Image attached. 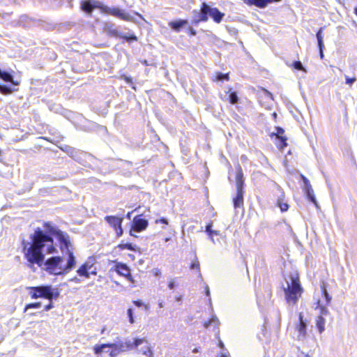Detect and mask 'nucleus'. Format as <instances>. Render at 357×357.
Instances as JSON below:
<instances>
[{
  "mask_svg": "<svg viewBox=\"0 0 357 357\" xmlns=\"http://www.w3.org/2000/svg\"><path fill=\"white\" fill-rule=\"evenodd\" d=\"M45 230L38 227L33 234L31 236V243H25L24 241V252L29 266L32 268L34 264L40 266L44 260V252L54 254L57 252L54 245L53 236L59 242L60 249H64L67 245H70L69 236L56 229L50 222H45Z\"/></svg>",
  "mask_w": 357,
  "mask_h": 357,
  "instance_id": "f257e3e1",
  "label": "nucleus"
},
{
  "mask_svg": "<svg viewBox=\"0 0 357 357\" xmlns=\"http://www.w3.org/2000/svg\"><path fill=\"white\" fill-rule=\"evenodd\" d=\"M72 245H67L64 249H61L62 253L67 256L66 264L63 265V258L60 256H54L48 258L46 261L43 260V264L45 266V270L51 275H63L68 273L71 270L75 268L76 258L71 250Z\"/></svg>",
  "mask_w": 357,
  "mask_h": 357,
  "instance_id": "f03ea898",
  "label": "nucleus"
},
{
  "mask_svg": "<svg viewBox=\"0 0 357 357\" xmlns=\"http://www.w3.org/2000/svg\"><path fill=\"white\" fill-rule=\"evenodd\" d=\"M286 286L282 285L285 299L289 304H296L301 297L303 288L299 280L298 273L296 271L290 273L289 278H285Z\"/></svg>",
  "mask_w": 357,
  "mask_h": 357,
  "instance_id": "7ed1b4c3",
  "label": "nucleus"
},
{
  "mask_svg": "<svg viewBox=\"0 0 357 357\" xmlns=\"http://www.w3.org/2000/svg\"><path fill=\"white\" fill-rule=\"evenodd\" d=\"M29 294L33 299L44 298L48 300L56 299L59 296L57 288H53L51 285H41L29 287Z\"/></svg>",
  "mask_w": 357,
  "mask_h": 357,
  "instance_id": "20e7f679",
  "label": "nucleus"
},
{
  "mask_svg": "<svg viewBox=\"0 0 357 357\" xmlns=\"http://www.w3.org/2000/svg\"><path fill=\"white\" fill-rule=\"evenodd\" d=\"M102 29L109 36L121 38L130 43L137 41L138 40L137 37L134 33L119 31L115 24L110 22H104Z\"/></svg>",
  "mask_w": 357,
  "mask_h": 357,
  "instance_id": "39448f33",
  "label": "nucleus"
},
{
  "mask_svg": "<svg viewBox=\"0 0 357 357\" xmlns=\"http://www.w3.org/2000/svg\"><path fill=\"white\" fill-rule=\"evenodd\" d=\"M236 195L233 199L234 207L235 209L243 206L244 195V179L243 174L241 167H238L236 176Z\"/></svg>",
  "mask_w": 357,
  "mask_h": 357,
  "instance_id": "423d86ee",
  "label": "nucleus"
},
{
  "mask_svg": "<svg viewBox=\"0 0 357 357\" xmlns=\"http://www.w3.org/2000/svg\"><path fill=\"white\" fill-rule=\"evenodd\" d=\"M101 12L115 16L123 20L130 21L132 20V17L128 13L118 7H109L102 4Z\"/></svg>",
  "mask_w": 357,
  "mask_h": 357,
  "instance_id": "0eeeda50",
  "label": "nucleus"
},
{
  "mask_svg": "<svg viewBox=\"0 0 357 357\" xmlns=\"http://www.w3.org/2000/svg\"><path fill=\"white\" fill-rule=\"evenodd\" d=\"M149 225L148 220L143 218V215H138L135 216L132 222L130 234L135 236L133 232H141L145 230Z\"/></svg>",
  "mask_w": 357,
  "mask_h": 357,
  "instance_id": "6e6552de",
  "label": "nucleus"
},
{
  "mask_svg": "<svg viewBox=\"0 0 357 357\" xmlns=\"http://www.w3.org/2000/svg\"><path fill=\"white\" fill-rule=\"evenodd\" d=\"M108 347H115L120 352L128 351V347L122 341H117L114 343L96 344L93 347V351L96 355H100Z\"/></svg>",
  "mask_w": 357,
  "mask_h": 357,
  "instance_id": "1a4fd4ad",
  "label": "nucleus"
},
{
  "mask_svg": "<svg viewBox=\"0 0 357 357\" xmlns=\"http://www.w3.org/2000/svg\"><path fill=\"white\" fill-rule=\"evenodd\" d=\"M206 3L203 2L201 5V8L198 11L197 10H194L192 11V23L195 26H197L201 22H206L208 21V15H207V10H206Z\"/></svg>",
  "mask_w": 357,
  "mask_h": 357,
  "instance_id": "9d476101",
  "label": "nucleus"
},
{
  "mask_svg": "<svg viewBox=\"0 0 357 357\" xmlns=\"http://www.w3.org/2000/svg\"><path fill=\"white\" fill-rule=\"evenodd\" d=\"M308 320L305 319L303 313L300 312L298 314V322L296 324V328L298 331L297 340H303L307 336V327L308 325Z\"/></svg>",
  "mask_w": 357,
  "mask_h": 357,
  "instance_id": "9b49d317",
  "label": "nucleus"
},
{
  "mask_svg": "<svg viewBox=\"0 0 357 357\" xmlns=\"http://www.w3.org/2000/svg\"><path fill=\"white\" fill-rule=\"evenodd\" d=\"M102 6V3L96 0H84L82 1L80 3L82 10L90 15L95 8H98L101 10Z\"/></svg>",
  "mask_w": 357,
  "mask_h": 357,
  "instance_id": "f8f14e48",
  "label": "nucleus"
},
{
  "mask_svg": "<svg viewBox=\"0 0 357 357\" xmlns=\"http://www.w3.org/2000/svg\"><path fill=\"white\" fill-rule=\"evenodd\" d=\"M206 9L208 17H211L213 22L217 24H220L225 16V14L222 13L218 8L211 7L207 3Z\"/></svg>",
  "mask_w": 357,
  "mask_h": 357,
  "instance_id": "ddd939ff",
  "label": "nucleus"
},
{
  "mask_svg": "<svg viewBox=\"0 0 357 357\" xmlns=\"http://www.w3.org/2000/svg\"><path fill=\"white\" fill-rule=\"evenodd\" d=\"M115 271L119 275L126 278L130 281L132 280L130 270L126 264L121 262L116 263L115 265Z\"/></svg>",
  "mask_w": 357,
  "mask_h": 357,
  "instance_id": "4468645a",
  "label": "nucleus"
},
{
  "mask_svg": "<svg viewBox=\"0 0 357 357\" xmlns=\"http://www.w3.org/2000/svg\"><path fill=\"white\" fill-rule=\"evenodd\" d=\"M280 195L278 196L276 206L280 208L281 212H286L289 210V205L285 198L284 192L278 188Z\"/></svg>",
  "mask_w": 357,
  "mask_h": 357,
  "instance_id": "2eb2a0df",
  "label": "nucleus"
},
{
  "mask_svg": "<svg viewBox=\"0 0 357 357\" xmlns=\"http://www.w3.org/2000/svg\"><path fill=\"white\" fill-rule=\"evenodd\" d=\"M0 79L6 82L10 83L13 86L20 85V81L15 80L12 73L0 69Z\"/></svg>",
  "mask_w": 357,
  "mask_h": 357,
  "instance_id": "dca6fc26",
  "label": "nucleus"
},
{
  "mask_svg": "<svg viewBox=\"0 0 357 357\" xmlns=\"http://www.w3.org/2000/svg\"><path fill=\"white\" fill-rule=\"evenodd\" d=\"M66 151L75 161L81 163L83 156L86 155V153L77 150L73 147L67 146Z\"/></svg>",
  "mask_w": 357,
  "mask_h": 357,
  "instance_id": "f3484780",
  "label": "nucleus"
},
{
  "mask_svg": "<svg viewBox=\"0 0 357 357\" xmlns=\"http://www.w3.org/2000/svg\"><path fill=\"white\" fill-rule=\"evenodd\" d=\"M188 24V21L187 20H181V19L174 20V21H171L168 23L169 26L176 32L181 31V30Z\"/></svg>",
  "mask_w": 357,
  "mask_h": 357,
  "instance_id": "a211bd4d",
  "label": "nucleus"
},
{
  "mask_svg": "<svg viewBox=\"0 0 357 357\" xmlns=\"http://www.w3.org/2000/svg\"><path fill=\"white\" fill-rule=\"evenodd\" d=\"M93 268V263L90 261L84 262L77 270V273L80 277L89 278V269Z\"/></svg>",
  "mask_w": 357,
  "mask_h": 357,
  "instance_id": "6ab92c4d",
  "label": "nucleus"
},
{
  "mask_svg": "<svg viewBox=\"0 0 357 357\" xmlns=\"http://www.w3.org/2000/svg\"><path fill=\"white\" fill-rule=\"evenodd\" d=\"M324 29V27H320L316 33V37H317V46L319 48L321 59H323L324 56V36H323Z\"/></svg>",
  "mask_w": 357,
  "mask_h": 357,
  "instance_id": "aec40b11",
  "label": "nucleus"
},
{
  "mask_svg": "<svg viewBox=\"0 0 357 357\" xmlns=\"http://www.w3.org/2000/svg\"><path fill=\"white\" fill-rule=\"evenodd\" d=\"M105 220L114 229H116L122 225L123 218L114 215H107Z\"/></svg>",
  "mask_w": 357,
  "mask_h": 357,
  "instance_id": "412c9836",
  "label": "nucleus"
},
{
  "mask_svg": "<svg viewBox=\"0 0 357 357\" xmlns=\"http://www.w3.org/2000/svg\"><path fill=\"white\" fill-rule=\"evenodd\" d=\"M148 343L147 341L144 338H135L133 341L130 340H127L124 343L128 347V350L132 349L134 348H137L139 345L143 343Z\"/></svg>",
  "mask_w": 357,
  "mask_h": 357,
  "instance_id": "4be33fe9",
  "label": "nucleus"
},
{
  "mask_svg": "<svg viewBox=\"0 0 357 357\" xmlns=\"http://www.w3.org/2000/svg\"><path fill=\"white\" fill-rule=\"evenodd\" d=\"M245 1L249 5L255 6L260 8H264L269 4L268 0H245Z\"/></svg>",
  "mask_w": 357,
  "mask_h": 357,
  "instance_id": "5701e85b",
  "label": "nucleus"
},
{
  "mask_svg": "<svg viewBox=\"0 0 357 357\" xmlns=\"http://www.w3.org/2000/svg\"><path fill=\"white\" fill-rule=\"evenodd\" d=\"M12 85L2 84H0V93L4 95L10 94L14 91H17V89L15 88Z\"/></svg>",
  "mask_w": 357,
  "mask_h": 357,
  "instance_id": "b1692460",
  "label": "nucleus"
},
{
  "mask_svg": "<svg viewBox=\"0 0 357 357\" xmlns=\"http://www.w3.org/2000/svg\"><path fill=\"white\" fill-rule=\"evenodd\" d=\"M305 191V193L306 195V197L307 198V199L314 204V205L318 207V204H317V202L316 200V197L314 196V191H313V189L312 187L310 188H307V190H304Z\"/></svg>",
  "mask_w": 357,
  "mask_h": 357,
  "instance_id": "393cba45",
  "label": "nucleus"
},
{
  "mask_svg": "<svg viewBox=\"0 0 357 357\" xmlns=\"http://www.w3.org/2000/svg\"><path fill=\"white\" fill-rule=\"evenodd\" d=\"M326 320L322 316H319L316 320V326L319 332L322 333L325 330Z\"/></svg>",
  "mask_w": 357,
  "mask_h": 357,
  "instance_id": "a878e982",
  "label": "nucleus"
},
{
  "mask_svg": "<svg viewBox=\"0 0 357 357\" xmlns=\"http://www.w3.org/2000/svg\"><path fill=\"white\" fill-rule=\"evenodd\" d=\"M138 352L142 353L148 357H153V353L151 347L149 345L142 347L137 349Z\"/></svg>",
  "mask_w": 357,
  "mask_h": 357,
  "instance_id": "bb28decb",
  "label": "nucleus"
},
{
  "mask_svg": "<svg viewBox=\"0 0 357 357\" xmlns=\"http://www.w3.org/2000/svg\"><path fill=\"white\" fill-rule=\"evenodd\" d=\"M228 93V100L229 102L232 105L238 103L239 98L236 91H231V89H229Z\"/></svg>",
  "mask_w": 357,
  "mask_h": 357,
  "instance_id": "cd10ccee",
  "label": "nucleus"
},
{
  "mask_svg": "<svg viewBox=\"0 0 357 357\" xmlns=\"http://www.w3.org/2000/svg\"><path fill=\"white\" fill-rule=\"evenodd\" d=\"M118 247L121 249V250H131V251H136L137 249V245H133L130 243H123L122 242L121 243H120Z\"/></svg>",
  "mask_w": 357,
  "mask_h": 357,
  "instance_id": "c85d7f7f",
  "label": "nucleus"
},
{
  "mask_svg": "<svg viewBox=\"0 0 357 357\" xmlns=\"http://www.w3.org/2000/svg\"><path fill=\"white\" fill-rule=\"evenodd\" d=\"M322 302L324 303L326 305H328L332 299L331 296L325 287H322Z\"/></svg>",
  "mask_w": 357,
  "mask_h": 357,
  "instance_id": "c756f323",
  "label": "nucleus"
},
{
  "mask_svg": "<svg viewBox=\"0 0 357 357\" xmlns=\"http://www.w3.org/2000/svg\"><path fill=\"white\" fill-rule=\"evenodd\" d=\"M31 20V18H30L28 15H24L20 17L19 22L22 26L26 27L29 25V21Z\"/></svg>",
  "mask_w": 357,
  "mask_h": 357,
  "instance_id": "7c9ffc66",
  "label": "nucleus"
},
{
  "mask_svg": "<svg viewBox=\"0 0 357 357\" xmlns=\"http://www.w3.org/2000/svg\"><path fill=\"white\" fill-rule=\"evenodd\" d=\"M229 78L227 73H217L215 75V80L219 82L228 81Z\"/></svg>",
  "mask_w": 357,
  "mask_h": 357,
  "instance_id": "2f4dec72",
  "label": "nucleus"
},
{
  "mask_svg": "<svg viewBox=\"0 0 357 357\" xmlns=\"http://www.w3.org/2000/svg\"><path fill=\"white\" fill-rule=\"evenodd\" d=\"M41 305H42V303L40 302H35V303H29V304L26 305L24 311L26 312L29 309H38V308H40L41 307Z\"/></svg>",
  "mask_w": 357,
  "mask_h": 357,
  "instance_id": "473e14b6",
  "label": "nucleus"
},
{
  "mask_svg": "<svg viewBox=\"0 0 357 357\" xmlns=\"http://www.w3.org/2000/svg\"><path fill=\"white\" fill-rule=\"evenodd\" d=\"M291 66L296 70L306 72V69L303 66L302 62L300 61H296L293 62Z\"/></svg>",
  "mask_w": 357,
  "mask_h": 357,
  "instance_id": "72a5a7b5",
  "label": "nucleus"
},
{
  "mask_svg": "<svg viewBox=\"0 0 357 357\" xmlns=\"http://www.w3.org/2000/svg\"><path fill=\"white\" fill-rule=\"evenodd\" d=\"M199 262L197 257H195V259L190 264V269H197L199 271V275L201 277V273H200V267H199Z\"/></svg>",
  "mask_w": 357,
  "mask_h": 357,
  "instance_id": "f704fd0d",
  "label": "nucleus"
},
{
  "mask_svg": "<svg viewBox=\"0 0 357 357\" xmlns=\"http://www.w3.org/2000/svg\"><path fill=\"white\" fill-rule=\"evenodd\" d=\"M178 285V283L176 282V278L171 279L168 282V288L171 290L174 289Z\"/></svg>",
  "mask_w": 357,
  "mask_h": 357,
  "instance_id": "c9c22d12",
  "label": "nucleus"
},
{
  "mask_svg": "<svg viewBox=\"0 0 357 357\" xmlns=\"http://www.w3.org/2000/svg\"><path fill=\"white\" fill-rule=\"evenodd\" d=\"M356 81V77H349L347 75H345V83L346 84L349 85V86H351L354 82Z\"/></svg>",
  "mask_w": 357,
  "mask_h": 357,
  "instance_id": "e433bc0d",
  "label": "nucleus"
},
{
  "mask_svg": "<svg viewBox=\"0 0 357 357\" xmlns=\"http://www.w3.org/2000/svg\"><path fill=\"white\" fill-rule=\"evenodd\" d=\"M319 305L320 306V312L321 314V316H328L330 314V312L327 307L326 306L321 305L319 303Z\"/></svg>",
  "mask_w": 357,
  "mask_h": 357,
  "instance_id": "4c0bfd02",
  "label": "nucleus"
},
{
  "mask_svg": "<svg viewBox=\"0 0 357 357\" xmlns=\"http://www.w3.org/2000/svg\"><path fill=\"white\" fill-rule=\"evenodd\" d=\"M301 178H302V180H303V184H304V187H303L304 190H307V188H308L312 187L311 184L310 183V181L305 176L301 175Z\"/></svg>",
  "mask_w": 357,
  "mask_h": 357,
  "instance_id": "58836bf2",
  "label": "nucleus"
},
{
  "mask_svg": "<svg viewBox=\"0 0 357 357\" xmlns=\"http://www.w3.org/2000/svg\"><path fill=\"white\" fill-rule=\"evenodd\" d=\"M128 317L129 318V322L130 324H133L135 322L134 316H133V310L132 308H129L127 311Z\"/></svg>",
  "mask_w": 357,
  "mask_h": 357,
  "instance_id": "ea45409f",
  "label": "nucleus"
},
{
  "mask_svg": "<svg viewBox=\"0 0 357 357\" xmlns=\"http://www.w3.org/2000/svg\"><path fill=\"white\" fill-rule=\"evenodd\" d=\"M220 234V231H218V230H212L211 232H210V234L208 235V237L211 238V241L213 243H215V239L213 238V236L215 235V236H219Z\"/></svg>",
  "mask_w": 357,
  "mask_h": 357,
  "instance_id": "a19ab883",
  "label": "nucleus"
},
{
  "mask_svg": "<svg viewBox=\"0 0 357 357\" xmlns=\"http://www.w3.org/2000/svg\"><path fill=\"white\" fill-rule=\"evenodd\" d=\"M210 321L211 322V325H214L216 327H218V326L220 325V321L215 315L212 316L211 319H210Z\"/></svg>",
  "mask_w": 357,
  "mask_h": 357,
  "instance_id": "79ce46f5",
  "label": "nucleus"
},
{
  "mask_svg": "<svg viewBox=\"0 0 357 357\" xmlns=\"http://www.w3.org/2000/svg\"><path fill=\"white\" fill-rule=\"evenodd\" d=\"M114 230H115L118 237H120L123 235V229L122 227V225L121 226H119V227H117L116 229H115Z\"/></svg>",
  "mask_w": 357,
  "mask_h": 357,
  "instance_id": "37998d69",
  "label": "nucleus"
},
{
  "mask_svg": "<svg viewBox=\"0 0 357 357\" xmlns=\"http://www.w3.org/2000/svg\"><path fill=\"white\" fill-rule=\"evenodd\" d=\"M212 227H213V223L211 222L206 225V228H205V231H206V233H207L208 235L213 230Z\"/></svg>",
  "mask_w": 357,
  "mask_h": 357,
  "instance_id": "c03bdc74",
  "label": "nucleus"
},
{
  "mask_svg": "<svg viewBox=\"0 0 357 357\" xmlns=\"http://www.w3.org/2000/svg\"><path fill=\"white\" fill-rule=\"evenodd\" d=\"M188 32L189 33L190 36H196L197 34V31L195 29H194L191 26H189L188 29Z\"/></svg>",
  "mask_w": 357,
  "mask_h": 357,
  "instance_id": "a18cd8bd",
  "label": "nucleus"
},
{
  "mask_svg": "<svg viewBox=\"0 0 357 357\" xmlns=\"http://www.w3.org/2000/svg\"><path fill=\"white\" fill-rule=\"evenodd\" d=\"M155 222L156 223H162V224L167 225L168 224V220L167 218H161L160 219L156 220Z\"/></svg>",
  "mask_w": 357,
  "mask_h": 357,
  "instance_id": "49530a36",
  "label": "nucleus"
},
{
  "mask_svg": "<svg viewBox=\"0 0 357 357\" xmlns=\"http://www.w3.org/2000/svg\"><path fill=\"white\" fill-rule=\"evenodd\" d=\"M50 302L45 306V308H44V310L45 311H49L50 310H51L52 307H53V303L52 302V300H50Z\"/></svg>",
  "mask_w": 357,
  "mask_h": 357,
  "instance_id": "de8ad7c7",
  "label": "nucleus"
},
{
  "mask_svg": "<svg viewBox=\"0 0 357 357\" xmlns=\"http://www.w3.org/2000/svg\"><path fill=\"white\" fill-rule=\"evenodd\" d=\"M134 305L138 307H140L144 305V303L141 300L135 301L133 302Z\"/></svg>",
  "mask_w": 357,
  "mask_h": 357,
  "instance_id": "09e8293b",
  "label": "nucleus"
},
{
  "mask_svg": "<svg viewBox=\"0 0 357 357\" xmlns=\"http://www.w3.org/2000/svg\"><path fill=\"white\" fill-rule=\"evenodd\" d=\"M96 274H97L96 268L94 267V266L93 265V268L92 269H89V278H90V275H96Z\"/></svg>",
  "mask_w": 357,
  "mask_h": 357,
  "instance_id": "8fccbe9b",
  "label": "nucleus"
},
{
  "mask_svg": "<svg viewBox=\"0 0 357 357\" xmlns=\"http://www.w3.org/2000/svg\"><path fill=\"white\" fill-rule=\"evenodd\" d=\"M107 349H111V350L114 351L116 356L121 353L116 348H115V347H108Z\"/></svg>",
  "mask_w": 357,
  "mask_h": 357,
  "instance_id": "3c124183",
  "label": "nucleus"
},
{
  "mask_svg": "<svg viewBox=\"0 0 357 357\" xmlns=\"http://www.w3.org/2000/svg\"><path fill=\"white\" fill-rule=\"evenodd\" d=\"M70 282H73L75 283H79L81 282V280L78 278L77 277H74L69 280Z\"/></svg>",
  "mask_w": 357,
  "mask_h": 357,
  "instance_id": "603ef678",
  "label": "nucleus"
},
{
  "mask_svg": "<svg viewBox=\"0 0 357 357\" xmlns=\"http://www.w3.org/2000/svg\"><path fill=\"white\" fill-rule=\"evenodd\" d=\"M276 130L278 135H282L284 132V129L280 127H277Z\"/></svg>",
  "mask_w": 357,
  "mask_h": 357,
  "instance_id": "864d4df0",
  "label": "nucleus"
},
{
  "mask_svg": "<svg viewBox=\"0 0 357 357\" xmlns=\"http://www.w3.org/2000/svg\"><path fill=\"white\" fill-rule=\"evenodd\" d=\"M218 347L222 349H225V345H224V343L222 342V341L221 340L219 339L218 340Z\"/></svg>",
  "mask_w": 357,
  "mask_h": 357,
  "instance_id": "5fc2aeb1",
  "label": "nucleus"
},
{
  "mask_svg": "<svg viewBox=\"0 0 357 357\" xmlns=\"http://www.w3.org/2000/svg\"><path fill=\"white\" fill-rule=\"evenodd\" d=\"M205 294L206 296H210V289L208 285L205 287Z\"/></svg>",
  "mask_w": 357,
  "mask_h": 357,
  "instance_id": "6e6d98bb",
  "label": "nucleus"
},
{
  "mask_svg": "<svg viewBox=\"0 0 357 357\" xmlns=\"http://www.w3.org/2000/svg\"><path fill=\"white\" fill-rule=\"evenodd\" d=\"M229 356V354L228 352H222L218 357H228Z\"/></svg>",
  "mask_w": 357,
  "mask_h": 357,
  "instance_id": "4d7b16f0",
  "label": "nucleus"
},
{
  "mask_svg": "<svg viewBox=\"0 0 357 357\" xmlns=\"http://www.w3.org/2000/svg\"><path fill=\"white\" fill-rule=\"evenodd\" d=\"M210 325H211V322L210 321V320L208 321L204 322V326L206 328H208Z\"/></svg>",
  "mask_w": 357,
  "mask_h": 357,
  "instance_id": "13d9d810",
  "label": "nucleus"
},
{
  "mask_svg": "<svg viewBox=\"0 0 357 357\" xmlns=\"http://www.w3.org/2000/svg\"><path fill=\"white\" fill-rule=\"evenodd\" d=\"M133 213V211L132 212H128L127 214H126V218L128 219V220H131L132 218V213Z\"/></svg>",
  "mask_w": 357,
  "mask_h": 357,
  "instance_id": "bf43d9fd",
  "label": "nucleus"
},
{
  "mask_svg": "<svg viewBox=\"0 0 357 357\" xmlns=\"http://www.w3.org/2000/svg\"><path fill=\"white\" fill-rule=\"evenodd\" d=\"M161 275V272L159 269H155V276H160Z\"/></svg>",
  "mask_w": 357,
  "mask_h": 357,
  "instance_id": "052dcab7",
  "label": "nucleus"
},
{
  "mask_svg": "<svg viewBox=\"0 0 357 357\" xmlns=\"http://www.w3.org/2000/svg\"><path fill=\"white\" fill-rule=\"evenodd\" d=\"M175 300L177 302H181L182 301V296H176Z\"/></svg>",
  "mask_w": 357,
  "mask_h": 357,
  "instance_id": "680f3d73",
  "label": "nucleus"
},
{
  "mask_svg": "<svg viewBox=\"0 0 357 357\" xmlns=\"http://www.w3.org/2000/svg\"><path fill=\"white\" fill-rule=\"evenodd\" d=\"M265 93H266V95L268 97H269V98H272V93H271V92H269V91H267V90H265Z\"/></svg>",
  "mask_w": 357,
  "mask_h": 357,
  "instance_id": "e2e57ef3",
  "label": "nucleus"
},
{
  "mask_svg": "<svg viewBox=\"0 0 357 357\" xmlns=\"http://www.w3.org/2000/svg\"><path fill=\"white\" fill-rule=\"evenodd\" d=\"M286 140H287V139L284 137H281V139H280L281 143L284 144V145H287Z\"/></svg>",
  "mask_w": 357,
  "mask_h": 357,
  "instance_id": "0e129e2a",
  "label": "nucleus"
},
{
  "mask_svg": "<svg viewBox=\"0 0 357 357\" xmlns=\"http://www.w3.org/2000/svg\"><path fill=\"white\" fill-rule=\"evenodd\" d=\"M109 356L110 357H116L117 356L116 355V354H114V351H112V350L109 351Z\"/></svg>",
  "mask_w": 357,
  "mask_h": 357,
  "instance_id": "69168bd1",
  "label": "nucleus"
},
{
  "mask_svg": "<svg viewBox=\"0 0 357 357\" xmlns=\"http://www.w3.org/2000/svg\"><path fill=\"white\" fill-rule=\"evenodd\" d=\"M158 306L160 308H162L164 307L163 301H159Z\"/></svg>",
  "mask_w": 357,
  "mask_h": 357,
  "instance_id": "338daca9",
  "label": "nucleus"
},
{
  "mask_svg": "<svg viewBox=\"0 0 357 357\" xmlns=\"http://www.w3.org/2000/svg\"><path fill=\"white\" fill-rule=\"evenodd\" d=\"M192 352L196 354V353H198L199 352V350L198 348H195L193 350H192Z\"/></svg>",
  "mask_w": 357,
  "mask_h": 357,
  "instance_id": "774afa93",
  "label": "nucleus"
}]
</instances>
